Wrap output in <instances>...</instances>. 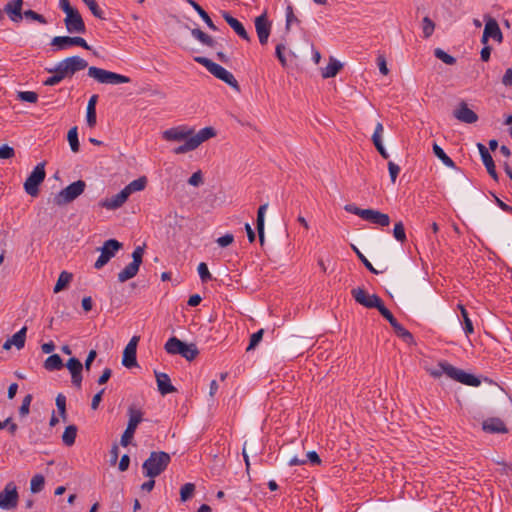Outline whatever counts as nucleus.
<instances>
[{
	"label": "nucleus",
	"mask_w": 512,
	"mask_h": 512,
	"mask_svg": "<svg viewBox=\"0 0 512 512\" xmlns=\"http://www.w3.org/2000/svg\"><path fill=\"white\" fill-rule=\"evenodd\" d=\"M216 132L212 127L202 128L198 133H194L193 128L184 125L172 127L163 132L162 137L167 141H185L184 144L174 149L175 154H184L198 148L203 142L214 137Z\"/></svg>",
	"instance_id": "obj_1"
},
{
	"label": "nucleus",
	"mask_w": 512,
	"mask_h": 512,
	"mask_svg": "<svg viewBox=\"0 0 512 512\" xmlns=\"http://www.w3.org/2000/svg\"><path fill=\"white\" fill-rule=\"evenodd\" d=\"M170 462L171 456L167 452L153 451L142 465L144 475L155 478L166 470Z\"/></svg>",
	"instance_id": "obj_2"
},
{
	"label": "nucleus",
	"mask_w": 512,
	"mask_h": 512,
	"mask_svg": "<svg viewBox=\"0 0 512 512\" xmlns=\"http://www.w3.org/2000/svg\"><path fill=\"white\" fill-rule=\"evenodd\" d=\"M194 61L203 65L213 76L225 82L236 92H240L241 89L238 81L234 75L224 67L203 56L194 57Z\"/></svg>",
	"instance_id": "obj_3"
},
{
	"label": "nucleus",
	"mask_w": 512,
	"mask_h": 512,
	"mask_svg": "<svg viewBox=\"0 0 512 512\" xmlns=\"http://www.w3.org/2000/svg\"><path fill=\"white\" fill-rule=\"evenodd\" d=\"M164 349L168 354L181 355L188 361L194 360L199 354V351L194 343L187 344L175 336L167 340L164 345Z\"/></svg>",
	"instance_id": "obj_4"
},
{
	"label": "nucleus",
	"mask_w": 512,
	"mask_h": 512,
	"mask_svg": "<svg viewBox=\"0 0 512 512\" xmlns=\"http://www.w3.org/2000/svg\"><path fill=\"white\" fill-rule=\"evenodd\" d=\"M345 211L361 217L363 220L370 223L386 227L390 224V217L386 213H382L374 209H362L354 204H346L344 206Z\"/></svg>",
	"instance_id": "obj_5"
},
{
	"label": "nucleus",
	"mask_w": 512,
	"mask_h": 512,
	"mask_svg": "<svg viewBox=\"0 0 512 512\" xmlns=\"http://www.w3.org/2000/svg\"><path fill=\"white\" fill-rule=\"evenodd\" d=\"M88 76L101 84L118 85L131 82V79L125 75L108 71L102 68L91 66L88 68Z\"/></svg>",
	"instance_id": "obj_6"
},
{
	"label": "nucleus",
	"mask_w": 512,
	"mask_h": 512,
	"mask_svg": "<svg viewBox=\"0 0 512 512\" xmlns=\"http://www.w3.org/2000/svg\"><path fill=\"white\" fill-rule=\"evenodd\" d=\"M86 183L83 180H77L64 189H62L58 194L54 197V204L58 206H63L68 203L73 202L76 198H78L85 190Z\"/></svg>",
	"instance_id": "obj_7"
},
{
	"label": "nucleus",
	"mask_w": 512,
	"mask_h": 512,
	"mask_svg": "<svg viewBox=\"0 0 512 512\" xmlns=\"http://www.w3.org/2000/svg\"><path fill=\"white\" fill-rule=\"evenodd\" d=\"M128 416V424L120 440L121 445L124 447L128 446L131 443L137 426L143 420V412L139 408H136L135 406L132 405L128 408Z\"/></svg>",
	"instance_id": "obj_8"
},
{
	"label": "nucleus",
	"mask_w": 512,
	"mask_h": 512,
	"mask_svg": "<svg viewBox=\"0 0 512 512\" xmlns=\"http://www.w3.org/2000/svg\"><path fill=\"white\" fill-rule=\"evenodd\" d=\"M45 177V163H38L24 182L25 192L32 197L38 196L39 186L45 180Z\"/></svg>",
	"instance_id": "obj_9"
},
{
	"label": "nucleus",
	"mask_w": 512,
	"mask_h": 512,
	"mask_svg": "<svg viewBox=\"0 0 512 512\" xmlns=\"http://www.w3.org/2000/svg\"><path fill=\"white\" fill-rule=\"evenodd\" d=\"M88 63L80 56H70L60 61L56 68L64 78H71L76 72L85 69Z\"/></svg>",
	"instance_id": "obj_10"
},
{
	"label": "nucleus",
	"mask_w": 512,
	"mask_h": 512,
	"mask_svg": "<svg viewBox=\"0 0 512 512\" xmlns=\"http://www.w3.org/2000/svg\"><path fill=\"white\" fill-rule=\"evenodd\" d=\"M144 245L137 246L132 253V262L129 263L122 271L118 273V281L123 283L129 279L135 277L139 271V267L142 264L144 255Z\"/></svg>",
	"instance_id": "obj_11"
},
{
	"label": "nucleus",
	"mask_w": 512,
	"mask_h": 512,
	"mask_svg": "<svg viewBox=\"0 0 512 512\" xmlns=\"http://www.w3.org/2000/svg\"><path fill=\"white\" fill-rule=\"evenodd\" d=\"M123 244L119 242L116 239H109L104 242L103 246L99 249L100 250V256L94 263L95 269H101L104 267L122 248Z\"/></svg>",
	"instance_id": "obj_12"
},
{
	"label": "nucleus",
	"mask_w": 512,
	"mask_h": 512,
	"mask_svg": "<svg viewBox=\"0 0 512 512\" xmlns=\"http://www.w3.org/2000/svg\"><path fill=\"white\" fill-rule=\"evenodd\" d=\"M51 45L55 47V50L61 51L70 48L71 46H80L86 50H90L91 46L88 45L86 40L82 37L75 36H55L51 40Z\"/></svg>",
	"instance_id": "obj_13"
},
{
	"label": "nucleus",
	"mask_w": 512,
	"mask_h": 512,
	"mask_svg": "<svg viewBox=\"0 0 512 512\" xmlns=\"http://www.w3.org/2000/svg\"><path fill=\"white\" fill-rule=\"evenodd\" d=\"M18 499L19 495L16 485L14 482H9L0 492V508L5 510L13 509L17 506Z\"/></svg>",
	"instance_id": "obj_14"
},
{
	"label": "nucleus",
	"mask_w": 512,
	"mask_h": 512,
	"mask_svg": "<svg viewBox=\"0 0 512 512\" xmlns=\"http://www.w3.org/2000/svg\"><path fill=\"white\" fill-rule=\"evenodd\" d=\"M351 293L355 301L366 308L378 309V307L383 303L379 296L376 294L370 295L365 291V289L360 287L354 288Z\"/></svg>",
	"instance_id": "obj_15"
},
{
	"label": "nucleus",
	"mask_w": 512,
	"mask_h": 512,
	"mask_svg": "<svg viewBox=\"0 0 512 512\" xmlns=\"http://www.w3.org/2000/svg\"><path fill=\"white\" fill-rule=\"evenodd\" d=\"M448 377L468 386L477 387L481 384L480 379L475 375L467 373L464 370L458 369L454 366L448 368Z\"/></svg>",
	"instance_id": "obj_16"
},
{
	"label": "nucleus",
	"mask_w": 512,
	"mask_h": 512,
	"mask_svg": "<svg viewBox=\"0 0 512 512\" xmlns=\"http://www.w3.org/2000/svg\"><path fill=\"white\" fill-rule=\"evenodd\" d=\"M64 23L69 33L82 34L86 31L85 23L77 9L66 15Z\"/></svg>",
	"instance_id": "obj_17"
},
{
	"label": "nucleus",
	"mask_w": 512,
	"mask_h": 512,
	"mask_svg": "<svg viewBox=\"0 0 512 512\" xmlns=\"http://www.w3.org/2000/svg\"><path fill=\"white\" fill-rule=\"evenodd\" d=\"M139 341V337L133 336L129 343L126 345L123 351L122 364L127 368H132L137 365V344Z\"/></svg>",
	"instance_id": "obj_18"
},
{
	"label": "nucleus",
	"mask_w": 512,
	"mask_h": 512,
	"mask_svg": "<svg viewBox=\"0 0 512 512\" xmlns=\"http://www.w3.org/2000/svg\"><path fill=\"white\" fill-rule=\"evenodd\" d=\"M255 29L261 45H266L271 32V23L266 14H262L255 19Z\"/></svg>",
	"instance_id": "obj_19"
},
{
	"label": "nucleus",
	"mask_w": 512,
	"mask_h": 512,
	"mask_svg": "<svg viewBox=\"0 0 512 512\" xmlns=\"http://www.w3.org/2000/svg\"><path fill=\"white\" fill-rule=\"evenodd\" d=\"M453 116L460 122L472 124L478 120V115L471 110L467 103L462 101L458 107L453 111Z\"/></svg>",
	"instance_id": "obj_20"
},
{
	"label": "nucleus",
	"mask_w": 512,
	"mask_h": 512,
	"mask_svg": "<svg viewBox=\"0 0 512 512\" xmlns=\"http://www.w3.org/2000/svg\"><path fill=\"white\" fill-rule=\"evenodd\" d=\"M22 6L23 0H9L5 4L3 12L8 15L12 22L20 23L23 19Z\"/></svg>",
	"instance_id": "obj_21"
},
{
	"label": "nucleus",
	"mask_w": 512,
	"mask_h": 512,
	"mask_svg": "<svg viewBox=\"0 0 512 512\" xmlns=\"http://www.w3.org/2000/svg\"><path fill=\"white\" fill-rule=\"evenodd\" d=\"M66 367L71 373V381L72 384L77 388L80 389L82 385V370H83V364L80 362L79 359L72 357L70 358L67 363Z\"/></svg>",
	"instance_id": "obj_22"
},
{
	"label": "nucleus",
	"mask_w": 512,
	"mask_h": 512,
	"mask_svg": "<svg viewBox=\"0 0 512 512\" xmlns=\"http://www.w3.org/2000/svg\"><path fill=\"white\" fill-rule=\"evenodd\" d=\"M477 148L488 174L492 177L493 180L498 181V174L496 172L495 163L488 149L482 143H477Z\"/></svg>",
	"instance_id": "obj_23"
},
{
	"label": "nucleus",
	"mask_w": 512,
	"mask_h": 512,
	"mask_svg": "<svg viewBox=\"0 0 512 512\" xmlns=\"http://www.w3.org/2000/svg\"><path fill=\"white\" fill-rule=\"evenodd\" d=\"M222 17L239 37H241L243 40L247 42L251 41L250 35L247 33L245 27L239 20L234 18L232 15H230V13L226 11L222 12Z\"/></svg>",
	"instance_id": "obj_24"
},
{
	"label": "nucleus",
	"mask_w": 512,
	"mask_h": 512,
	"mask_svg": "<svg viewBox=\"0 0 512 512\" xmlns=\"http://www.w3.org/2000/svg\"><path fill=\"white\" fill-rule=\"evenodd\" d=\"M128 196L126 192L122 189L119 193L109 197L105 198L102 201H100V206L103 208H106L108 210H115L120 208L127 200Z\"/></svg>",
	"instance_id": "obj_25"
},
{
	"label": "nucleus",
	"mask_w": 512,
	"mask_h": 512,
	"mask_svg": "<svg viewBox=\"0 0 512 512\" xmlns=\"http://www.w3.org/2000/svg\"><path fill=\"white\" fill-rule=\"evenodd\" d=\"M26 332H27V327L26 326L22 327L11 338H8L4 342L3 349L9 350V349H11L12 346H15L18 350L22 349L25 346Z\"/></svg>",
	"instance_id": "obj_26"
},
{
	"label": "nucleus",
	"mask_w": 512,
	"mask_h": 512,
	"mask_svg": "<svg viewBox=\"0 0 512 512\" xmlns=\"http://www.w3.org/2000/svg\"><path fill=\"white\" fill-rule=\"evenodd\" d=\"M485 36H489V38H492L498 43H502L503 41V34L499 27L498 22L494 19L489 17L486 21L485 27H484Z\"/></svg>",
	"instance_id": "obj_27"
},
{
	"label": "nucleus",
	"mask_w": 512,
	"mask_h": 512,
	"mask_svg": "<svg viewBox=\"0 0 512 512\" xmlns=\"http://www.w3.org/2000/svg\"><path fill=\"white\" fill-rule=\"evenodd\" d=\"M484 431L489 433H507V428L500 418H488L482 423Z\"/></svg>",
	"instance_id": "obj_28"
},
{
	"label": "nucleus",
	"mask_w": 512,
	"mask_h": 512,
	"mask_svg": "<svg viewBox=\"0 0 512 512\" xmlns=\"http://www.w3.org/2000/svg\"><path fill=\"white\" fill-rule=\"evenodd\" d=\"M158 390L162 395H167L176 391V388L171 384L170 377L166 373L155 372Z\"/></svg>",
	"instance_id": "obj_29"
},
{
	"label": "nucleus",
	"mask_w": 512,
	"mask_h": 512,
	"mask_svg": "<svg viewBox=\"0 0 512 512\" xmlns=\"http://www.w3.org/2000/svg\"><path fill=\"white\" fill-rule=\"evenodd\" d=\"M382 134H383V125L379 122L376 124L374 133L372 135V142H373L375 148L377 149V151L379 152V154L384 159H388L389 154L387 153V151L383 145Z\"/></svg>",
	"instance_id": "obj_30"
},
{
	"label": "nucleus",
	"mask_w": 512,
	"mask_h": 512,
	"mask_svg": "<svg viewBox=\"0 0 512 512\" xmlns=\"http://www.w3.org/2000/svg\"><path fill=\"white\" fill-rule=\"evenodd\" d=\"M267 208H268V204L265 203L258 208V212H257L256 226H257L259 242L261 245H263L264 241H265L264 222H265V212H266Z\"/></svg>",
	"instance_id": "obj_31"
},
{
	"label": "nucleus",
	"mask_w": 512,
	"mask_h": 512,
	"mask_svg": "<svg viewBox=\"0 0 512 512\" xmlns=\"http://www.w3.org/2000/svg\"><path fill=\"white\" fill-rule=\"evenodd\" d=\"M98 95L94 94L90 97L87 104L86 120L89 127L93 128L96 125V104Z\"/></svg>",
	"instance_id": "obj_32"
},
{
	"label": "nucleus",
	"mask_w": 512,
	"mask_h": 512,
	"mask_svg": "<svg viewBox=\"0 0 512 512\" xmlns=\"http://www.w3.org/2000/svg\"><path fill=\"white\" fill-rule=\"evenodd\" d=\"M147 178L145 176H141L133 181H131L127 186L123 188L124 192H126L129 197L134 192L142 191L146 188Z\"/></svg>",
	"instance_id": "obj_33"
},
{
	"label": "nucleus",
	"mask_w": 512,
	"mask_h": 512,
	"mask_svg": "<svg viewBox=\"0 0 512 512\" xmlns=\"http://www.w3.org/2000/svg\"><path fill=\"white\" fill-rule=\"evenodd\" d=\"M341 68L342 64L338 60L330 58L328 65L322 70V77L325 79L335 77Z\"/></svg>",
	"instance_id": "obj_34"
},
{
	"label": "nucleus",
	"mask_w": 512,
	"mask_h": 512,
	"mask_svg": "<svg viewBox=\"0 0 512 512\" xmlns=\"http://www.w3.org/2000/svg\"><path fill=\"white\" fill-rule=\"evenodd\" d=\"M193 9L198 13V15L202 18V20L207 24V26L212 29L216 30L217 27L214 25L212 19L208 15V13L194 0H186Z\"/></svg>",
	"instance_id": "obj_35"
},
{
	"label": "nucleus",
	"mask_w": 512,
	"mask_h": 512,
	"mask_svg": "<svg viewBox=\"0 0 512 512\" xmlns=\"http://www.w3.org/2000/svg\"><path fill=\"white\" fill-rule=\"evenodd\" d=\"M77 427L75 425H69L65 428L62 434L63 444L67 447L74 445L77 436Z\"/></svg>",
	"instance_id": "obj_36"
},
{
	"label": "nucleus",
	"mask_w": 512,
	"mask_h": 512,
	"mask_svg": "<svg viewBox=\"0 0 512 512\" xmlns=\"http://www.w3.org/2000/svg\"><path fill=\"white\" fill-rule=\"evenodd\" d=\"M433 153L435 156L442 161V163L450 168H455V162L444 152V150L437 144L434 143L432 146Z\"/></svg>",
	"instance_id": "obj_37"
},
{
	"label": "nucleus",
	"mask_w": 512,
	"mask_h": 512,
	"mask_svg": "<svg viewBox=\"0 0 512 512\" xmlns=\"http://www.w3.org/2000/svg\"><path fill=\"white\" fill-rule=\"evenodd\" d=\"M449 367H453V365L447 361H440L437 367L428 368L427 372L434 378H440L443 374H446L448 376Z\"/></svg>",
	"instance_id": "obj_38"
},
{
	"label": "nucleus",
	"mask_w": 512,
	"mask_h": 512,
	"mask_svg": "<svg viewBox=\"0 0 512 512\" xmlns=\"http://www.w3.org/2000/svg\"><path fill=\"white\" fill-rule=\"evenodd\" d=\"M63 367V361L58 354L50 355L44 362V368L48 371L60 370Z\"/></svg>",
	"instance_id": "obj_39"
},
{
	"label": "nucleus",
	"mask_w": 512,
	"mask_h": 512,
	"mask_svg": "<svg viewBox=\"0 0 512 512\" xmlns=\"http://www.w3.org/2000/svg\"><path fill=\"white\" fill-rule=\"evenodd\" d=\"M72 273L70 272H67V271H62L58 277V280L54 286V293H58L60 291H62L64 288L67 287V285L70 283V281L72 280Z\"/></svg>",
	"instance_id": "obj_40"
},
{
	"label": "nucleus",
	"mask_w": 512,
	"mask_h": 512,
	"mask_svg": "<svg viewBox=\"0 0 512 512\" xmlns=\"http://www.w3.org/2000/svg\"><path fill=\"white\" fill-rule=\"evenodd\" d=\"M67 139H68V142H69L71 150L74 153L78 152L80 144H79V140H78V131H77V127L76 126L72 127L68 131Z\"/></svg>",
	"instance_id": "obj_41"
},
{
	"label": "nucleus",
	"mask_w": 512,
	"mask_h": 512,
	"mask_svg": "<svg viewBox=\"0 0 512 512\" xmlns=\"http://www.w3.org/2000/svg\"><path fill=\"white\" fill-rule=\"evenodd\" d=\"M45 485V478L41 474H36L30 481V490L32 493H39L43 490Z\"/></svg>",
	"instance_id": "obj_42"
},
{
	"label": "nucleus",
	"mask_w": 512,
	"mask_h": 512,
	"mask_svg": "<svg viewBox=\"0 0 512 512\" xmlns=\"http://www.w3.org/2000/svg\"><path fill=\"white\" fill-rule=\"evenodd\" d=\"M392 328L394 329V332L397 334V336L402 338L405 342H407V343L413 342L412 334L403 325H401L399 322L394 324L392 326Z\"/></svg>",
	"instance_id": "obj_43"
},
{
	"label": "nucleus",
	"mask_w": 512,
	"mask_h": 512,
	"mask_svg": "<svg viewBox=\"0 0 512 512\" xmlns=\"http://www.w3.org/2000/svg\"><path fill=\"white\" fill-rule=\"evenodd\" d=\"M84 4L89 8L91 13L99 18V19H105L103 10L99 7L97 2L95 0H82Z\"/></svg>",
	"instance_id": "obj_44"
},
{
	"label": "nucleus",
	"mask_w": 512,
	"mask_h": 512,
	"mask_svg": "<svg viewBox=\"0 0 512 512\" xmlns=\"http://www.w3.org/2000/svg\"><path fill=\"white\" fill-rule=\"evenodd\" d=\"M56 406L58 408L59 414L63 421H67V412H66V397L63 394H58L56 397Z\"/></svg>",
	"instance_id": "obj_45"
},
{
	"label": "nucleus",
	"mask_w": 512,
	"mask_h": 512,
	"mask_svg": "<svg viewBox=\"0 0 512 512\" xmlns=\"http://www.w3.org/2000/svg\"><path fill=\"white\" fill-rule=\"evenodd\" d=\"M434 55L436 58L440 59L442 62H444L447 65H454L456 63V58L449 55L445 51H443L440 48H436L434 51Z\"/></svg>",
	"instance_id": "obj_46"
},
{
	"label": "nucleus",
	"mask_w": 512,
	"mask_h": 512,
	"mask_svg": "<svg viewBox=\"0 0 512 512\" xmlns=\"http://www.w3.org/2000/svg\"><path fill=\"white\" fill-rule=\"evenodd\" d=\"M48 72H53L54 74L44 81V85L46 86H54L65 79L56 67L54 69H49Z\"/></svg>",
	"instance_id": "obj_47"
},
{
	"label": "nucleus",
	"mask_w": 512,
	"mask_h": 512,
	"mask_svg": "<svg viewBox=\"0 0 512 512\" xmlns=\"http://www.w3.org/2000/svg\"><path fill=\"white\" fill-rule=\"evenodd\" d=\"M393 236L395 239L401 243H404L406 241V233L404 225L401 221L395 223L394 229H393Z\"/></svg>",
	"instance_id": "obj_48"
},
{
	"label": "nucleus",
	"mask_w": 512,
	"mask_h": 512,
	"mask_svg": "<svg viewBox=\"0 0 512 512\" xmlns=\"http://www.w3.org/2000/svg\"><path fill=\"white\" fill-rule=\"evenodd\" d=\"M195 485L193 483H186L181 487L180 497L181 501H187L194 493Z\"/></svg>",
	"instance_id": "obj_49"
},
{
	"label": "nucleus",
	"mask_w": 512,
	"mask_h": 512,
	"mask_svg": "<svg viewBox=\"0 0 512 512\" xmlns=\"http://www.w3.org/2000/svg\"><path fill=\"white\" fill-rule=\"evenodd\" d=\"M32 399H33V397H32L31 394H27L23 398L22 404L19 407V415L21 417H26L29 414V412H30V405H31Z\"/></svg>",
	"instance_id": "obj_50"
},
{
	"label": "nucleus",
	"mask_w": 512,
	"mask_h": 512,
	"mask_svg": "<svg viewBox=\"0 0 512 512\" xmlns=\"http://www.w3.org/2000/svg\"><path fill=\"white\" fill-rule=\"evenodd\" d=\"M352 249L356 253L357 257L360 259V261L364 264V266L374 274H378L379 272L373 267L371 262L360 252V250L355 246L352 245Z\"/></svg>",
	"instance_id": "obj_51"
},
{
	"label": "nucleus",
	"mask_w": 512,
	"mask_h": 512,
	"mask_svg": "<svg viewBox=\"0 0 512 512\" xmlns=\"http://www.w3.org/2000/svg\"><path fill=\"white\" fill-rule=\"evenodd\" d=\"M197 270H198V274L200 276V279H201V281L203 283H207L208 281H210L212 279V275L209 272V269H208V266L206 265V263L201 262L198 265Z\"/></svg>",
	"instance_id": "obj_52"
},
{
	"label": "nucleus",
	"mask_w": 512,
	"mask_h": 512,
	"mask_svg": "<svg viewBox=\"0 0 512 512\" xmlns=\"http://www.w3.org/2000/svg\"><path fill=\"white\" fill-rule=\"evenodd\" d=\"M18 99L21 101L36 103L38 100V95L33 91H20L17 95Z\"/></svg>",
	"instance_id": "obj_53"
},
{
	"label": "nucleus",
	"mask_w": 512,
	"mask_h": 512,
	"mask_svg": "<svg viewBox=\"0 0 512 512\" xmlns=\"http://www.w3.org/2000/svg\"><path fill=\"white\" fill-rule=\"evenodd\" d=\"M435 29L434 22L429 17L423 18V36L424 38H429Z\"/></svg>",
	"instance_id": "obj_54"
},
{
	"label": "nucleus",
	"mask_w": 512,
	"mask_h": 512,
	"mask_svg": "<svg viewBox=\"0 0 512 512\" xmlns=\"http://www.w3.org/2000/svg\"><path fill=\"white\" fill-rule=\"evenodd\" d=\"M377 310L390 323L391 326L398 322L397 319L391 313V311L385 307L384 303H382Z\"/></svg>",
	"instance_id": "obj_55"
},
{
	"label": "nucleus",
	"mask_w": 512,
	"mask_h": 512,
	"mask_svg": "<svg viewBox=\"0 0 512 512\" xmlns=\"http://www.w3.org/2000/svg\"><path fill=\"white\" fill-rule=\"evenodd\" d=\"M23 16L26 18V19H31V20H34V21H37L39 22L40 24H46L47 23V20L45 19V17L33 10H26L23 12Z\"/></svg>",
	"instance_id": "obj_56"
},
{
	"label": "nucleus",
	"mask_w": 512,
	"mask_h": 512,
	"mask_svg": "<svg viewBox=\"0 0 512 512\" xmlns=\"http://www.w3.org/2000/svg\"><path fill=\"white\" fill-rule=\"evenodd\" d=\"M286 50V46L283 43H279L276 45L275 48V55L279 62L281 63L282 67L287 66V60L284 54V51Z\"/></svg>",
	"instance_id": "obj_57"
},
{
	"label": "nucleus",
	"mask_w": 512,
	"mask_h": 512,
	"mask_svg": "<svg viewBox=\"0 0 512 512\" xmlns=\"http://www.w3.org/2000/svg\"><path fill=\"white\" fill-rule=\"evenodd\" d=\"M263 334L264 330L260 329L251 335L247 351L254 349L259 344V342L262 340Z\"/></svg>",
	"instance_id": "obj_58"
},
{
	"label": "nucleus",
	"mask_w": 512,
	"mask_h": 512,
	"mask_svg": "<svg viewBox=\"0 0 512 512\" xmlns=\"http://www.w3.org/2000/svg\"><path fill=\"white\" fill-rule=\"evenodd\" d=\"M299 23V19L294 15L292 6L286 8V30L289 31L292 23Z\"/></svg>",
	"instance_id": "obj_59"
},
{
	"label": "nucleus",
	"mask_w": 512,
	"mask_h": 512,
	"mask_svg": "<svg viewBox=\"0 0 512 512\" xmlns=\"http://www.w3.org/2000/svg\"><path fill=\"white\" fill-rule=\"evenodd\" d=\"M462 318L464 321V331L467 335L472 334L474 332V327L472 321L468 316V312L466 309H462Z\"/></svg>",
	"instance_id": "obj_60"
},
{
	"label": "nucleus",
	"mask_w": 512,
	"mask_h": 512,
	"mask_svg": "<svg viewBox=\"0 0 512 512\" xmlns=\"http://www.w3.org/2000/svg\"><path fill=\"white\" fill-rule=\"evenodd\" d=\"M15 156V150L13 147L5 144L0 146V159H11Z\"/></svg>",
	"instance_id": "obj_61"
},
{
	"label": "nucleus",
	"mask_w": 512,
	"mask_h": 512,
	"mask_svg": "<svg viewBox=\"0 0 512 512\" xmlns=\"http://www.w3.org/2000/svg\"><path fill=\"white\" fill-rule=\"evenodd\" d=\"M388 170H389L391 182L394 184L396 182L397 176L400 172V167L397 164H395L394 162L389 161L388 162Z\"/></svg>",
	"instance_id": "obj_62"
},
{
	"label": "nucleus",
	"mask_w": 512,
	"mask_h": 512,
	"mask_svg": "<svg viewBox=\"0 0 512 512\" xmlns=\"http://www.w3.org/2000/svg\"><path fill=\"white\" fill-rule=\"evenodd\" d=\"M233 241H234V236H233V234H230V233H227L224 236H221L216 240L217 244L221 247H227L230 244H232Z\"/></svg>",
	"instance_id": "obj_63"
},
{
	"label": "nucleus",
	"mask_w": 512,
	"mask_h": 512,
	"mask_svg": "<svg viewBox=\"0 0 512 512\" xmlns=\"http://www.w3.org/2000/svg\"><path fill=\"white\" fill-rule=\"evenodd\" d=\"M188 183L192 186H199L203 183V176L202 172L199 170L195 173H193L190 178L188 179Z\"/></svg>",
	"instance_id": "obj_64"
}]
</instances>
